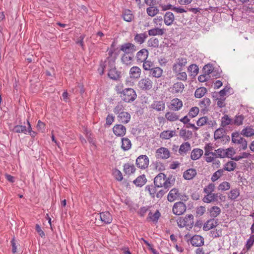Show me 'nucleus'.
I'll return each mask as SVG.
<instances>
[{"label":"nucleus","instance_id":"f257e3e1","mask_svg":"<svg viewBox=\"0 0 254 254\" xmlns=\"http://www.w3.org/2000/svg\"><path fill=\"white\" fill-rule=\"evenodd\" d=\"M175 181V179L172 176L167 178L164 173H160L155 177L154 184L157 188L163 187L167 189L173 186Z\"/></svg>","mask_w":254,"mask_h":254},{"label":"nucleus","instance_id":"f03ea898","mask_svg":"<svg viewBox=\"0 0 254 254\" xmlns=\"http://www.w3.org/2000/svg\"><path fill=\"white\" fill-rule=\"evenodd\" d=\"M117 93L120 95L122 100L127 103H130L134 101L137 94L135 90L131 88H125L122 90L117 89Z\"/></svg>","mask_w":254,"mask_h":254},{"label":"nucleus","instance_id":"7ed1b4c3","mask_svg":"<svg viewBox=\"0 0 254 254\" xmlns=\"http://www.w3.org/2000/svg\"><path fill=\"white\" fill-rule=\"evenodd\" d=\"M167 199L170 202H173L177 199L186 201L189 199V197L184 193H180L177 189L173 188L169 191Z\"/></svg>","mask_w":254,"mask_h":254},{"label":"nucleus","instance_id":"20e7f679","mask_svg":"<svg viewBox=\"0 0 254 254\" xmlns=\"http://www.w3.org/2000/svg\"><path fill=\"white\" fill-rule=\"evenodd\" d=\"M179 227H189L191 228L193 225V216L192 214L187 215L185 217H180L177 220Z\"/></svg>","mask_w":254,"mask_h":254},{"label":"nucleus","instance_id":"39448f33","mask_svg":"<svg viewBox=\"0 0 254 254\" xmlns=\"http://www.w3.org/2000/svg\"><path fill=\"white\" fill-rule=\"evenodd\" d=\"M115 58H111L110 57L107 58L106 60L104 62H101L100 63V67L98 69V71L101 74H103L104 72V70L107 68L109 69L111 67H114L115 65Z\"/></svg>","mask_w":254,"mask_h":254},{"label":"nucleus","instance_id":"423d86ee","mask_svg":"<svg viewBox=\"0 0 254 254\" xmlns=\"http://www.w3.org/2000/svg\"><path fill=\"white\" fill-rule=\"evenodd\" d=\"M137 86L141 90H149L152 88L153 82L150 78L144 77L138 81Z\"/></svg>","mask_w":254,"mask_h":254},{"label":"nucleus","instance_id":"0eeeda50","mask_svg":"<svg viewBox=\"0 0 254 254\" xmlns=\"http://www.w3.org/2000/svg\"><path fill=\"white\" fill-rule=\"evenodd\" d=\"M222 200V198H225V196H223L222 194L218 193H210L206 194L202 198V201L205 203H211L216 202L218 201V198Z\"/></svg>","mask_w":254,"mask_h":254},{"label":"nucleus","instance_id":"6e6552de","mask_svg":"<svg viewBox=\"0 0 254 254\" xmlns=\"http://www.w3.org/2000/svg\"><path fill=\"white\" fill-rule=\"evenodd\" d=\"M232 140L233 142L240 145V148L243 150H245L247 148V142L246 139L241 137L237 133H233L232 134Z\"/></svg>","mask_w":254,"mask_h":254},{"label":"nucleus","instance_id":"1a4fd4ad","mask_svg":"<svg viewBox=\"0 0 254 254\" xmlns=\"http://www.w3.org/2000/svg\"><path fill=\"white\" fill-rule=\"evenodd\" d=\"M187 59L186 58L180 57L175 60L173 64V70H183L184 68L187 64Z\"/></svg>","mask_w":254,"mask_h":254},{"label":"nucleus","instance_id":"9d476101","mask_svg":"<svg viewBox=\"0 0 254 254\" xmlns=\"http://www.w3.org/2000/svg\"><path fill=\"white\" fill-rule=\"evenodd\" d=\"M186 204L182 201H179L174 203L172 211L174 214L180 215L183 214L186 211Z\"/></svg>","mask_w":254,"mask_h":254},{"label":"nucleus","instance_id":"9b49d317","mask_svg":"<svg viewBox=\"0 0 254 254\" xmlns=\"http://www.w3.org/2000/svg\"><path fill=\"white\" fill-rule=\"evenodd\" d=\"M149 158L146 155H140L136 160V166L140 169H144L149 165Z\"/></svg>","mask_w":254,"mask_h":254},{"label":"nucleus","instance_id":"f8f14e48","mask_svg":"<svg viewBox=\"0 0 254 254\" xmlns=\"http://www.w3.org/2000/svg\"><path fill=\"white\" fill-rule=\"evenodd\" d=\"M170 156V151L165 147H160L156 151V157L158 159H167Z\"/></svg>","mask_w":254,"mask_h":254},{"label":"nucleus","instance_id":"ddd939ff","mask_svg":"<svg viewBox=\"0 0 254 254\" xmlns=\"http://www.w3.org/2000/svg\"><path fill=\"white\" fill-rule=\"evenodd\" d=\"M185 88L184 84L181 82L175 83L169 89L170 92L173 94L182 93Z\"/></svg>","mask_w":254,"mask_h":254},{"label":"nucleus","instance_id":"4468645a","mask_svg":"<svg viewBox=\"0 0 254 254\" xmlns=\"http://www.w3.org/2000/svg\"><path fill=\"white\" fill-rule=\"evenodd\" d=\"M149 55L148 50L145 49H142L138 51L136 55V58L137 62L143 63L145 61Z\"/></svg>","mask_w":254,"mask_h":254},{"label":"nucleus","instance_id":"2eb2a0df","mask_svg":"<svg viewBox=\"0 0 254 254\" xmlns=\"http://www.w3.org/2000/svg\"><path fill=\"white\" fill-rule=\"evenodd\" d=\"M126 128L122 125H116L113 128V131L114 133L117 136H123L126 134Z\"/></svg>","mask_w":254,"mask_h":254},{"label":"nucleus","instance_id":"dca6fc26","mask_svg":"<svg viewBox=\"0 0 254 254\" xmlns=\"http://www.w3.org/2000/svg\"><path fill=\"white\" fill-rule=\"evenodd\" d=\"M121 50L125 53V54H128L136 51V47L133 44L127 43L122 45Z\"/></svg>","mask_w":254,"mask_h":254},{"label":"nucleus","instance_id":"f3484780","mask_svg":"<svg viewBox=\"0 0 254 254\" xmlns=\"http://www.w3.org/2000/svg\"><path fill=\"white\" fill-rule=\"evenodd\" d=\"M191 244L194 247H199L204 245V238L199 235H194L190 239Z\"/></svg>","mask_w":254,"mask_h":254},{"label":"nucleus","instance_id":"a211bd4d","mask_svg":"<svg viewBox=\"0 0 254 254\" xmlns=\"http://www.w3.org/2000/svg\"><path fill=\"white\" fill-rule=\"evenodd\" d=\"M183 107L182 101L178 99L175 98L171 100L170 108L173 111H177L180 110Z\"/></svg>","mask_w":254,"mask_h":254},{"label":"nucleus","instance_id":"6ab92c4d","mask_svg":"<svg viewBox=\"0 0 254 254\" xmlns=\"http://www.w3.org/2000/svg\"><path fill=\"white\" fill-rule=\"evenodd\" d=\"M99 217L105 224H110L113 220L111 214L108 211L100 213Z\"/></svg>","mask_w":254,"mask_h":254},{"label":"nucleus","instance_id":"aec40b11","mask_svg":"<svg viewBox=\"0 0 254 254\" xmlns=\"http://www.w3.org/2000/svg\"><path fill=\"white\" fill-rule=\"evenodd\" d=\"M141 69L137 66H134L130 68L129 74L130 78L137 79L140 77Z\"/></svg>","mask_w":254,"mask_h":254},{"label":"nucleus","instance_id":"412c9836","mask_svg":"<svg viewBox=\"0 0 254 254\" xmlns=\"http://www.w3.org/2000/svg\"><path fill=\"white\" fill-rule=\"evenodd\" d=\"M164 22L167 26L171 25L175 20L174 14L171 12H167L163 17Z\"/></svg>","mask_w":254,"mask_h":254},{"label":"nucleus","instance_id":"4be33fe9","mask_svg":"<svg viewBox=\"0 0 254 254\" xmlns=\"http://www.w3.org/2000/svg\"><path fill=\"white\" fill-rule=\"evenodd\" d=\"M118 119L122 123L127 124L130 120V115L127 112H121L118 116Z\"/></svg>","mask_w":254,"mask_h":254},{"label":"nucleus","instance_id":"5701e85b","mask_svg":"<svg viewBox=\"0 0 254 254\" xmlns=\"http://www.w3.org/2000/svg\"><path fill=\"white\" fill-rule=\"evenodd\" d=\"M196 124L198 126L201 127L205 125H208L210 126H213L216 124L214 121H209L207 117H203L198 119L197 121Z\"/></svg>","mask_w":254,"mask_h":254},{"label":"nucleus","instance_id":"b1692460","mask_svg":"<svg viewBox=\"0 0 254 254\" xmlns=\"http://www.w3.org/2000/svg\"><path fill=\"white\" fill-rule=\"evenodd\" d=\"M150 107L157 111H162L165 109V103L162 101H155L151 105Z\"/></svg>","mask_w":254,"mask_h":254},{"label":"nucleus","instance_id":"393cba45","mask_svg":"<svg viewBox=\"0 0 254 254\" xmlns=\"http://www.w3.org/2000/svg\"><path fill=\"white\" fill-rule=\"evenodd\" d=\"M177 79L180 81H186L188 79L187 74L183 70H173Z\"/></svg>","mask_w":254,"mask_h":254},{"label":"nucleus","instance_id":"a878e982","mask_svg":"<svg viewBox=\"0 0 254 254\" xmlns=\"http://www.w3.org/2000/svg\"><path fill=\"white\" fill-rule=\"evenodd\" d=\"M191 149L190 144L189 142L182 143L179 148V153L181 155L184 156L190 151Z\"/></svg>","mask_w":254,"mask_h":254},{"label":"nucleus","instance_id":"bb28decb","mask_svg":"<svg viewBox=\"0 0 254 254\" xmlns=\"http://www.w3.org/2000/svg\"><path fill=\"white\" fill-rule=\"evenodd\" d=\"M217 222L214 219H210L207 220L203 226V230L207 231L213 229L217 225Z\"/></svg>","mask_w":254,"mask_h":254},{"label":"nucleus","instance_id":"cd10ccee","mask_svg":"<svg viewBox=\"0 0 254 254\" xmlns=\"http://www.w3.org/2000/svg\"><path fill=\"white\" fill-rule=\"evenodd\" d=\"M203 151L199 148L193 149L190 153V158L193 160L199 159L203 155Z\"/></svg>","mask_w":254,"mask_h":254},{"label":"nucleus","instance_id":"c85d7f7f","mask_svg":"<svg viewBox=\"0 0 254 254\" xmlns=\"http://www.w3.org/2000/svg\"><path fill=\"white\" fill-rule=\"evenodd\" d=\"M176 135L175 130H164L160 134V137L163 139H169Z\"/></svg>","mask_w":254,"mask_h":254},{"label":"nucleus","instance_id":"c756f323","mask_svg":"<svg viewBox=\"0 0 254 254\" xmlns=\"http://www.w3.org/2000/svg\"><path fill=\"white\" fill-rule=\"evenodd\" d=\"M196 171L194 169H189L185 171L183 177L186 180H190L192 179L196 175Z\"/></svg>","mask_w":254,"mask_h":254},{"label":"nucleus","instance_id":"7c9ffc66","mask_svg":"<svg viewBox=\"0 0 254 254\" xmlns=\"http://www.w3.org/2000/svg\"><path fill=\"white\" fill-rule=\"evenodd\" d=\"M108 76L113 80H118L120 77V72L118 71L116 68L115 67H111L109 69Z\"/></svg>","mask_w":254,"mask_h":254},{"label":"nucleus","instance_id":"2f4dec72","mask_svg":"<svg viewBox=\"0 0 254 254\" xmlns=\"http://www.w3.org/2000/svg\"><path fill=\"white\" fill-rule=\"evenodd\" d=\"M210 216L212 218H215L221 213L220 208L217 206H213L208 209Z\"/></svg>","mask_w":254,"mask_h":254},{"label":"nucleus","instance_id":"473e14b6","mask_svg":"<svg viewBox=\"0 0 254 254\" xmlns=\"http://www.w3.org/2000/svg\"><path fill=\"white\" fill-rule=\"evenodd\" d=\"M236 167L237 163L233 161H230L224 164L223 169L224 171L232 172L233 171Z\"/></svg>","mask_w":254,"mask_h":254},{"label":"nucleus","instance_id":"72a5a7b5","mask_svg":"<svg viewBox=\"0 0 254 254\" xmlns=\"http://www.w3.org/2000/svg\"><path fill=\"white\" fill-rule=\"evenodd\" d=\"M163 73V70L159 67H153L149 72L150 75L155 78L160 77Z\"/></svg>","mask_w":254,"mask_h":254},{"label":"nucleus","instance_id":"f704fd0d","mask_svg":"<svg viewBox=\"0 0 254 254\" xmlns=\"http://www.w3.org/2000/svg\"><path fill=\"white\" fill-rule=\"evenodd\" d=\"M224 170L222 169H218L217 171L215 172L212 175L211 180L213 182H215L217 181L219 178L222 177L224 174Z\"/></svg>","mask_w":254,"mask_h":254},{"label":"nucleus","instance_id":"c9c22d12","mask_svg":"<svg viewBox=\"0 0 254 254\" xmlns=\"http://www.w3.org/2000/svg\"><path fill=\"white\" fill-rule=\"evenodd\" d=\"M166 119L170 122H175L179 120V116L177 113L173 112H168L165 114Z\"/></svg>","mask_w":254,"mask_h":254},{"label":"nucleus","instance_id":"e433bc0d","mask_svg":"<svg viewBox=\"0 0 254 254\" xmlns=\"http://www.w3.org/2000/svg\"><path fill=\"white\" fill-rule=\"evenodd\" d=\"M147 37V36L145 33L136 34L134 36V40L136 43L141 44L144 42Z\"/></svg>","mask_w":254,"mask_h":254},{"label":"nucleus","instance_id":"4c0bfd02","mask_svg":"<svg viewBox=\"0 0 254 254\" xmlns=\"http://www.w3.org/2000/svg\"><path fill=\"white\" fill-rule=\"evenodd\" d=\"M241 134L246 137H251L254 135V128L252 127H247L242 129Z\"/></svg>","mask_w":254,"mask_h":254},{"label":"nucleus","instance_id":"58836bf2","mask_svg":"<svg viewBox=\"0 0 254 254\" xmlns=\"http://www.w3.org/2000/svg\"><path fill=\"white\" fill-rule=\"evenodd\" d=\"M122 144L121 147L124 151L128 150L131 147V143L130 140L126 137L122 139Z\"/></svg>","mask_w":254,"mask_h":254},{"label":"nucleus","instance_id":"ea45409f","mask_svg":"<svg viewBox=\"0 0 254 254\" xmlns=\"http://www.w3.org/2000/svg\"><path fill=\"white\" fill-rule=\"evenodd\" d=\"M149 36L163 35L164 34V29L159 28H155L150 29L148 31Z\"/></svg>","mask_w":254,"mask_h":254},{"label":"nucleus","instance_id":"a19ab883","mask_svg":"<svg viewBox=\"0 0 254 254\" xmlns=\"http://www.w3.org/2000/svg\"><path fill=\"white\" fill-rule=\"evenodd\" d=\"M233 120L231 119L228 115H225L221 118V126L225 127L228 125H232L233 124Z\"/></svg>","mask_w":254,"mask_h":254},{"label":"nucleus","instance_id":"79ce46f5","mask_svg":"<svg viewBox=\"0 0 254 254\" xmlns=\"http://www.w3.org/2000/svg\"><path fill=\"white\" fill-rule=\"evenodd\" d=\"M146 181L145 175H142L138 177L133 181V183L137 187H142L145 184Z\"/></svg>","mask_w":254,"mask_h":254},{"label":"nucleus","instance_id":"37998d69","mask_svg":"<svg viewBox=\"0 0 254 254\" xmlns=\"http://www.w3.org/2000/svg\"><path fill=\"white\" fill-rule=\"evenodd\" d=\"M207 92V89L205 87H200L197 88L194 93V96L196 98H200L203 97Z\"/></svg>","mask_w":254,"mask_h":254},{"label":"nucleus","instance_id":"c03bdc74","mask_svg":"<svg viewBox=\"0 0 254 254\" xmlns=\"http://www.w3.org/2000/svg\"><path fill=\"white\" fill-rule=\"evenodd\" d=\"M124 172L127 174L133 173L135 171V167L133 165H130L128 163L125 164L124 166Z\"/></svg>","mask_w":254,"mask_h":254},{"label":"nucleus","instance_id":"a18cd8bd","mask_svg":"<svg viewBox=\"0 0 254 254\" xmlns=\"http://www.w3.org/2000/svg\"><path fill=\"white\" fill-rule=\"evenodd\" d=\"M123 17L125 21L130 22L132 21L133 16L130 10H126L123 13Z\"/></svg>","mask_w":254,"mask_h":254},{"label":"nucleus","instance_id":"49530a36","mask_svg":"<svg viewBox=\"0 0 254 254\" xmlns=\"http://www.w3.org/2000/svg\"><path fill=\"white\" fill-rule=\"evenodd\" d=\"M159 40L156 38H151L147 42L148 46L151 48H157L159 46Z\"/></svg>","mask_w":254,"mask_h":254},{"label":"nucleus","instance_id":"de8ad7c7","mask_svg":"<svg viewBox=\"0 0 254 254\" xmlns=\"http://www.w3.org/2000/svg\"><path fill=\"white\" fill-rule=\"evenodd\" d=\"M28 129H26V127L24 126L17 125L15 126L13 129V131L16 133H24L26 134Z\"/></svg>","mask_w":254,"mask_h":254},{"label":"nucleus","instance_id":"09e8293b","mask_svg":"<svg viewBox=\"0 0 254 254\" xmlns=\"http://www.w3.org/2000/svg\"><path fill=\"white\" fill-rule=\"evenodd\" d=\"M122 62L126 65H130L131 64L132 57L128 54H124L122 57Z\"/></svg>","mask_w":254,"mask_h":254},{"label":"nucleus","instance_id":"8fccbe9b","mask_svg":"<svg viewBox=\"0 0 254 254\" xmlns=\"http://www.w3.org/2000/svg\"><path fill=\"white\" fill-rule=\"evenodd\" d=\"M160 216V213L158 210H157L154 213L149 212L147 219H149L153 222H157Z\"/></svg>","mask_w":254,"mask_h":254},{"label":"nucleus","instance_id":"3c124183","mask_svg":"<svg viewBox=\"0 0 254 254\" xmlns=\"http://www.w3.org/2000/svg\"><path fill=\"white\" fill-rule=\"evenodd\" d=\"M143 68L144 70L150 71L154 67V64L153 63L149 60H146L144 62H143Z\"/></svg>","mask_w":254,"mask_h":254},{"label":"nucleus","instance_id":"603ef678","mask_svg":"<svg viewBox=\"0 0 254 254\" xmlns=\"http://www.w3.org/2000/svg\"><path fill=\"white\" fill-rule=\"evenodd\" d=\"M215 188V185L213 183H209L207 186H206L203 189V192L206 194L213 193Z\"/></svg>","mask_w":254,"mask_h":254},{"label":"nucleus","instance_id":"864d4df0","mask_svg":"<svg viewBox=\"0 0 254 254\" xmlns=\"http://www.w3.org/2000/svg\"><path fill=\"white\" fill-rule=\"evenodd\" d=\"M146 12L148 15L153 17L158 13L159 9L156 7L150 6L147 8Z\"/></svg>","mask_w":254,"mask_h":254},{"label":"nucleus","instance_id":"5fc2aeb1","mask_svg":"<svg viewBox=\"0 0 254 254\" xmlns=\"http://www.w3.org/2000/svg\"><path fill=\"white\" fill-rule=\"evenodd\" d=\"M240 195V191L238 189H235L232 190L229 194L228 197L231 200L236 199Z\"/></svg>","mask_w":254,"mask_h":254},{"label":"nucleus","instance_id":"6e6d98bb","mask_svg":"<svg viewBox=\"0 0 254 254\" xmlns=\"http://www.w3.org/2000/svg\"><path fill=\"white\" fill-rule=\"evenodd\" d=\"M230 189V184L228 182H223L219 184L218 187L219 190L225 191L227 190Z\"/></svg>","mask_w":254,"mask_h":254},{"label":"nucleus","instance_id":"4d7b16f0","mask_svg":"<svg viewBox=\"0 0 254 254\" xmlns=\"http://www.w3.org/2000/svg\"><path fill=\"white\" fill-rule=\"evenodd\" d=\"M209 236H210V237H211L213 238H218V237H221L222 236L221 229V228L218 229H216L211 230L210 232Z\"/></svg>","mask_w":254,"mask_h":254},{"label":"nucleus","instance_id":"13d9d810","mask_svg":"<svg viewBox=\"0 0 254 254\" xmlns=\"http://www.w3.org/2000/svg\"><path fill=\"white\" fill-rule=\"evenodd\" d=\"M244 120V116L242 115H237L235 117L234 122H233L237 126L242 125Z\"/></svg>","mask_w":254,"mask_h":254},{"label":"nucleus","instance_id":"bf43d9fd","mask_svg":"<svg viewBox=\"0 0 254 254\" xmlns=\"http://www.w3.org/2000/svg\"><path fill=\"white\" fill-rule=\"evenodd\" d=\"M213 67L210 64L205 65L203 68V71L204 74L209 76L210 73L212 74V76H214V71H213Z\"/></svg>","mask_w":254,"mask_h":254},{"label":"nucleus","instance_id":"052dcab7","mask_svg":"<svg viewBox=\"0 0 254 254\" xmlns=\"http://www.w3.org/2000/svg\"><path fill=\"white\" fill-rule=\"evenodd\" d=\"M254 243V235H251L249 239L247 241L245 245L246 251L250 250Z\"/></svg>","mask_w":254,"mask_h":254},{"label":"nucleus","instance_id":"680f3d73","mask_svg":"<svg viewBox=\"0 0 254 254\" xmlns=\"http://www.w3.org/2000/svg\"><path fill=\"white\" fill-rule=\"evenodd\" d=\"M198 113L199 109L198 107H192L190 109L188 113V116L190 118H193L196 117L198 115Z\"/></svg>","mask_w":254,"mask_h":254},{"label":"nucleus","instance_id":"e2e57ef3","mask_svg":"<svg viewBox=\"0 0 254 254\" xmlns=\"http://www.w3.org/2000/svg\"><path fill=\"white\" fill-rule=\"evenodd\" d=\"M215 154H216V157H219L223 158L226 157L227 152H225V149L223 148H219L215 150Z\"/></svg>","mask_w":254,"mask_h":254},{"label":"nucleus","instance_id":"0e129e2a","mask_svg":"<svg viewBox=\"0 0 254 254\" xmlns=\"http://www.w3.org/2000/svg\"><path fill=\"white\" fill-rule=\"evenodd\" d=\"M146 190H148L149 194L152 196V197H154L155 196V194L156 193V189L155 186H148L146 187Z\"/></svg>","mask_w":254,"mask_h":254},{"label":"nucleus","instance_id":"69168bd1","mask_svg":"<svg viewBox=\"0 0 254 254\" xmlns=\"http://www.w3.org/2000/svg\"><path fill=\"white\" fill-rule=\"evenodd\" d=\"M188 70L193 74H196L198 72V67L195 64H192L188 67Z\"/></svg>","mask_w":254,"mask_h":254},{"label":"nucleus","instance_id":"338daca9","mask_svg":"<svg viewBox=\"0 0 254 254\" xmlns=\"http://www.w3.org/2000/svg\"><path fill=\"white\" fill-rule=\"evenodd\" d=\"M213 150L212 147L210 144H206L204 147V151H205V155H213V153L212 152Z\"/></svg>","mask_w":254,"mask_h":254},{"label":"nucleus","instance_id":"774afa93","mask_svg":"<svg viewBox=\"0 0 254 254\" xmlns=\"http://www.w3.org/2000/svg\"><path fill=\"white\" fill-rule=\"evenodd\" d=\"M113 174L116 179L121 181L123 180V175L121 171L119 170H115L114 171Z\"/></svg>","mask_w":254,"mask_h":254}]
</instances>
